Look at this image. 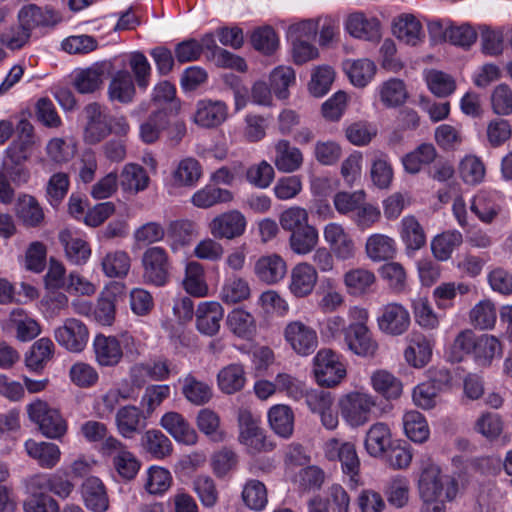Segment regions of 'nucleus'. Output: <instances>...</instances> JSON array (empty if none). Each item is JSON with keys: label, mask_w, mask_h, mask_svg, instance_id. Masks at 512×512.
I'll list each match as a JSON object with an SVG mask.
<instances>
[{"label": "nucleus", "mask_w": 512, "mask_h": 512, "mask_svg": "<svg viewBox=\"0 0 512 512\" xmlns=\"http://www.w3.org/2000/svg\"><path fill=\"white\" fill-rule=\"evenodd\" d=\"M95 360L101 367L118 365L123 356L135 357L141 353L140 342L130 333L113 336L98 334L93 340Z\"/></svg>", "instance_id": "obj_1"}, {"label": "nucleus", "mask_w": 512, "mask_h": 512, "mask_svg": "<svg viewBox=\"0 0 512 512\" xmlns=\"http://www.w3.org/2000/svg\"><path fill=\"white\" fill-rule=\"evenodd\" d=\"M417 487L419 496H443L453 501L458 494L457 480L442 473L441 468L429 457H423L419 463Z\"/></svg>", "instance_id": "obj_2"}, {"label": "nucleus", "mask_w": 512, "mask_h": 512, "mask_svg": "<svg viewBox=\"0 0 512 512\" xmlns=\"http://www.w3.org/2000/svg\"><path fill=\"white\" fill-rule=\"evenodd\" d=\"M375 407V397L364 391H351L343 394L337 402L339 413L350 428H358L367 424L372 418Z\"/></svg>", "instance_id": "obj_3"}, {"label": "nucleus", "mask_w": 512, "mask_h": 512, "mask_svg": "<svg viewBox=\"0 0 512 512\" xmlns=\"http://www.w3.org/2000/svg\"><path fill=\"white\" fill-rule=\"evenodd\" d=\"M312 364L315 381L323 387H335L347 375L343 356L329 348L320 349L313 357Z\"/></svg>", "instance_id": "obj_4"}, {"label": "nucleus", "mask_w": 512, "mask_h": 512, "mask_svg": "<svg viewBox=\"0 0 512 512\" xmlns=\"http://www.w3.org/2000/svg\"><path fill=\"white\" fill-rule=\"evenodd\" d=\"M323 451L329 461L341 463L342 472L348 477L351 488L360 485V459L354 443L333 437L324 443Z\"/></svg>", "instance_id": "obj_5"}, {"label": "nucleus", "mask_w": 512, "mask_h": 512, "mask_svg": "<svg viewBox=\"0 0 512 512\" xmlns=\"http://www.w3.org/2000/svg\"><path fill=\"white\" fill-rule=\"evenodd\" d=\"M29 419L38 425L41 433L50 439H59L67 432V423L60 412L47 402L36 399L27 405Z\"/></svg>", "instance_id": "obj_6"}, {"label": "nucleus", "mask_w": 512, "mask_h": 512, "mask_svg": "<svg viewBox=\"0 0 512 512\" xmlns=\"http://www.w3.org/2000/svg\"><path fill=\"white\" fill-rule=\"evenodd\" d=\"M376 323L382 334L392 337L402 336L410 328V312L401 303L389 302L378 309Z\"/></svg>", "instance_id": "obj_7"}, {"label": "nucleus", "mask_w": 512, "mask_h": 512, "mask_svg": "<svg viewBox=\"0 0 512 512\" xmlns=\"http://www.w3.org/2000/svg\"><path fill=\"white\" fill-rule=\"evenodd\" d=\"M283 338L288 347L301 357L313 354L319 343L317 331L300 320H292L285 325Z\"/></svg>", "instance_id": "obj_8"}, {"label": "nucleus", "mask_w": 512, "mask_h": 512, "mask_svg": "<svg viewBox=\"0 0 512 512\" xmlns=\"http://www.w3.org/2000/svg\"><path fill=\"white\" fill-rule=\"evenodd\" d=\"M142 266L145 283L162 287L169 281L170 261L163 247L147 248L142 255Z\"/></svg>", "instance_id": "obj_9"}, {"label": "nucleus", "mask_w": 512, "mask_h": 512, "mask_svg": "<svg viewBox=\"0 0 512 512\" xmlns=\"http://www.w3.org/2000/svg\"><path fill=\"white\" fill-rule=\"evenodd\" d=\"M239 442L249 453L255 454L271 448L266 441V435L260 426V420L247 409L238 411Z\"/></svg>", "instance_id": "obj_10"}, {"label": "nucleus", "mask_w": 512, "mask_h": 512, "mask_svg": "<svg viewBox=\"0 0 512 512\" xmlns=\"http://www.w3.org/2000/svg\"><path fill=\"white\" fill-rule=\"evenodd\" d=\"M85 124L83 140L87 144H97L111 133L110 115L107 109L98 103H90L83 110Z\"/></svg>", "instance_id": "obj_11"}, {"label": "nucleus", "mask_w": 512, "mask_h": 512, "mask_svg": "<svg viewBox=\"0 0 512 512\" xmlns=\"http://www.w3.org/2000/svg\"><path fill=\"white\" fill-rule=\"evenodd\" d=\"M56 342L71 353L82 352L89 341V329L84 322L76 318H67L54 330Z\"/></svg>", "instance_id": "obj_12"}, {"label": "nucleus", "mask_w": 512, "mask_h": 512, "mask_svg": "<svg viewBox=\"0 0 512 512\" xmlns=\"http://www.w3.org/2000/svg\"><path fill=\"white\" fill-rule=\"evenodd\" d=\"M323 238L338 261H348L356 256L357 248L352 235L340 223L330 222L323 228Z\"/></svg>", "instance_id": "obj_13"}, {"label": "nucleus", "mask_w": 512, "mask_h": 512, "mask_svg": "<svg viewBox=\"0 0 512 512\" xmlns=\"http://www.w3.org/2000/svg\"><path fill=\"white\" fill-rule=\"evenodd\" d=\"M345 31L353 38L378 42L382 37V25L380 20L362 11L349 13L344 20Z\"/></svg>", "instance_id": "obj_14"}, {"label": "nucleus", "mask_w": 512, "mask_h": 512, "mask_svg": "<svg viewBox=\"0 0 512 512\" xmlns=\"http://www.w3.org/2000/svg\"><path fill=\"white\" fill-rule=\"evenodd\" d=\"M247 228L245 215L236 209L215 216L208 224L210 234L215 239L233 240L241 237Z\"/></svg>", "instance_id": "obj_15"}, {"label": "nucleus", "mask_w": 512, "mask_h": 512, "mask_svg": "<svg viewBox=\"0 0 512 512\" xmlns=\"http://www.w3.org/2000/svg\"><path fill=\"white\" fill-rule=\"evenodd\" d=\"M319 275L316 268L309 262L295 264L289 273L287 289L296 299H304L312 295L318 283Z\"/></svg>", "instance_id": "obj_16"}, {"label": "nucleus", "mask_w": 512, "mask_h": 512, "mask_svg": "<svg viewBox=\"0 0 512 512\" xmlns=\"http://www.w3.org/2000/svg\"><path fill=\"white\" fill-rule=\"evenodd\" d=\"M228 105L221 100L202 99L195 105L193 122L206 129L217 128L228 118Z\"/></svg>", "instance_id": "obj_17"}, {"label": "nucleus", "mask_w": 512, "mask_h": 512, "mask_svg": "<svg viewBox=\"0 0 512 512\" xmlns=\"http://www.w3.org/2000/svg\"><path fill=\"white\" fill-rule=\"evenodd\" d=\"M503 194L496 190L481 189L471 199L470 210L483 223H491L501 212Z\"/></svg>", "instance_id": "obj_18"}, {"label": "nucleus", "mask_w": 512, "mask_h": 512, "mask_svg": "<svg viewBox=\"0 0 512 512\" xmlns=\"http://www.w3.org/2000/svg\"><path fill=\"white\" fill-rule=\"evenodd\" d=\"M404 350L405 361L414 368H423L432 357L434 340L420 331H412Z\"/></svg>", "instance_id": "obj_19"}, {"label": "nucleus", "mask_w": 512, "mask_h": 512, "mask_svg": "<svg viewBox=\"0 0 512 512\" xmlns=\"http://www.w3.org/2000/svg\"><path fill=\"white\" fill-rule=\"evenodd\" d=\"M145 412L135 405H124L115 413V426L119 435L132 439L147 426Z\"/></svg>", "instance_id": "obj_20"}, {"label": "nucleus", "mask_w": 512, "mask_h": 512, "mask_svg": "<svg viewBox=\"0 0 512 512\" xmlns=\"http://www.w3.org/2000/svg\"><path fill=\"white\" fill-rule=\"evenodd\" d=\"M344 342L348 350L365 358H373L379 348L368 326H348L344 333Z\"/></svg>", "instance_id": "obj_21"}, {"label": "nucleus", "mask_w": 512, "mask_h": 512, "mask_svg": "<svg viewBox=\"0 0 512 512\" xmlns=\"http://www.w3.org/2000/svg\"><path fill=\"white\" fill-rule=\"evenodd\" d=\"M159 424L178 443L194 445L198 441L196 430L179 412H166L161 417Z\"/></svg>", "instance_id": "obj_22"}, {"label": "nucleus", "mask_w": 512, "mask_h": 512, "mask_svg": "<svg viewBox=\"0 0 512 512\" xmlns=\"http://www.w3.org/2000/svg\"><path fill=\"white\" fill-rule=\"evenodd\" d=\"M392 32L399 41L409 46H417L425 38L420 20L411 13L396 16L392 22Z\"/></svg>", "instance_id": "obj_23"}, {"label": "nucleus", "mask_w": 512, "mask_h": 512, "mask_svg": "<svg viewBox=\"0 0 512 512\" xmlns=\"http://www.w3.org/2000/svg\"><path fill=\"white\" fill-rule=\"evenodd\" d=\"M256 277L267 285H274L284 279L287 273V263L276 253L261 256L255 263Z\"/></svg>", "instance_id": "obj_24"}, {"label": "nucleus", "mask_w": 512, "mask_h": 512, "mask_svg": "<svg viewBox=\"0 0 512 512\" xmlns=\"http://www.w3.org/2000/svg\"><path fill=\"white\" fill-rule=\"evenodd\" d=\"M304 162L302 151L286 139H280L274 144L273 163L282 173L298 171Z\"/></svg>", "instance_id": "obj_25"}, {"label": "nucleus", "mask_w": 512, "mask_h": 512, "mask_svg": "<svg viewBox=\"0 0 512 512\" xmlns=\"http://www.w3.org/2000/svg\"><path fill=\"white\" fill-rule=\"evenodd\" d=\"M224 309L217 301L201 302L196 310L197 329L205 335L213 336L220 330Z\"/></svg>", "instance_id": "obj_26"}, {"label": "nucleus", "mask_w": 512, "mask_h": 512, "mask_svg": "<svg viewBox=\"0 0 512 512\" xmlns=\"http://www.w3.org/2000/svg\"><path fill=\"white\" fill-rule=\"evenodd\" d=\"M99 265L108 278H125L131 268L129 253L121 249H111L100 253Z\"/></svg>", "instance_id": "obj_27"}, {"label": "nucleus", "mask_w": 512, "mask_h": 512, "mask_svg": "<svg viewBox=\"0 0 512 512\" xmlns=\"http://www.w3.org/2000/svg\"><path fill=\"white\" fill-rule=\"evenodd\" d=\"M132 396L133 388L127 383L118 384L108 389L95 401L94 409L97 416L102 419L110 417L122 401L129 400Z\"/></svg>", "instance_id": "obj_28"}, {"label": "nucleus", "mask_w": 512, "mask_h": 512, "mask_svg": "<svg viewBox=\"0 0 512 512\" xmlns=\"http://www.w3.org/2000/svg\"><path fill=\"white\" fill-rule=\"evenodd\" d=\"M28 456L45 469L54 468L61 459V450L55 443L28 439L24 443Z\"/></svg>", "instance_id": "obj_29"}, {"label": "nucleus", "mask_w": 512, "mask_h": 512, "mask_svg": "<svg viewBox=\"0 0 512 512\" xmlns=\"http://www.w3.org/2000/svg\"><path fill=\"white\" fill-rule=\"evenodd\" d=\"M216 380L222 393L232 395L240 392L247 382L244 366L240 363L228 364L219 370Z\"/></svg>", "instance_id": "obj_30"}, {"label": "nucleus", "mask_w": 512, "mask_h": 512, "mask_svg": "<svg viewBox=\"0 0 512 512\" xmlns=\"http://www.w3.org/2000/svg\"><path fill=\"white\" fill-rule=\"evenodd\" d=\"M199 235L197 224L189 219L175 220L169 223L167 229L168 244L173 252L189 245L194 237Z\"/></svg>", "instance_id": "obj_31"}, {"label": "nucleus", "mask_w": 512, "mask_h": 512, "mask_svg": "<svg viewBox=\"0 0 512 512\" xmlns=\"http://www.w3.org/2000/svg\"><path fill=\"white\" fill-rule=\"evenodd\" d=\"M85 506L93 512H106L109 499L103 482L97 477H88L82 484Z\"/></svg>", "instance_id": "obj_32"}, {"label": "nucleus", "mask_w": 512, "mask_h": 512, "mask_svg": "<svg viewBox=\"0 0 512 512\" xmlns=\"http://www.w3.org/2000/svg\"><path fill=\"white\" fill-rule=\"evenodd\" d=\"M365 252L372 262L393 259L397 253L396 241L386 234H371L366 239Z\"/></svg>", "instance_id": "obj_33"}, {"label": "nucleus", "mask_w": 512, "mask_h": 512, "mask_svg": "<svg viewBox=\"0 0 512 512\" xmlns=\"http://www.w3.org/2000/svg\"><path fill=\"white\" fill-rule=\"evenodd\" d=\"M59 240L64 246L67 258L74 264H84L91 256L87 241L77 232L65 229L60 232Z\"/></svg>", "instance_id": "obj_34"}, {"label": "nucleus", "mask_w": 512, "mask_h": 512, "mask_svg": "<svg viewBox=\"0 0 512 512\" xmlns=\"http://www.w3.org/2000/svg\"><path fill=\"white\" fill-rule=\"evenodd\" d=\"M370 385L377 394L387 400L398 399L403 392L401 380L385 369H378L371 373Z\"/></svg>", "instance_id": "obj_35"}, {"label": "nucleus", "mask_w": 512, "mask_h": 512, "mask_svg": "<svg viewBox=\"0 0 512 512\" xmlns=\"http://www.w3.org/2000/svg\"><path fill=\"white\" fill-rule=\"evenodd\" d=\"M343 283L349 295L363 296L372 290L376 275L366 268H353L344 273Z\"/></svg>", "instance_id": "obj_36"}, {"label": "nucleus", "mask_w": 512, "mask_h": 512, "mask_svg": "<svg viewBox=\"0 0 512 512\" xmlns=\"http://www.w3.org/2000/svg\"><path fill=\"white\" fill-rule=\"evenodd\" d=\"M202 166L194 157L181 159L171 173V179L176 187H194L202 177Z\"/></svg>", "instance_id": "obj_37"}, {"label": "nucleus", "mask_w": 512, "mask_h": 512, "mask_svg": "<svg viewBox=\"0 0 512 512\" xmlns=\"http://www.w3.org/2000/svg\"><path fill=\"white\" fill-rule=\"evenodd\" d=\"M392 434L389 426L383 422H377L370 426L366 433L364 445L369 455L382 456L391 447Z\"/></svg>", "instance_id": "obj_38"}, {"label": "nucleus", "mask_w": 512, "mask_h": 512, "mask_svg": "<svg viewBox=\"0 0 512 512\" xmlns=\"http://www.w3.org/2000/svg\"><path fill=\"white\" fill-rule=\"evenodd\" d=\"M343 70L353 86L363 88L373 80L376 65L367 58L348 59L343 62Z\"/></svg>", "instance_id": "obj_39"}, {"label": "nucleus", "mask_w": 512, "mask_h": 512, "mask_svg": "<svg viewBox=\"0 0 512 512\" xmlns=\"http://www.w3.org/2000/svg\"><path fill=\"white\" fill-rule=\"evenodd\" d=\"M226 324L231 333L245 340H250L257 331L255 317L243 308H235L230 311L226 318Z\"/></svg>", "instance_id": "obj_40"}, {"label": "nucleus", "mask_w": 512, "mask_h": 512, "mask_svg": "<svg viewBox=\"0 0 512 512\" xmlns=\"http://www.w3.org/2000/svg\"><path fill=\"white\" fill-rule=\"evenodd\" d=\"M241 500L246 508L252 511H263L268 504L266 485L254 478L247 479L241 490Z\"/></svg>", "instance_id": "obj_41"}, {"label": "nucleus", "mask_w": 512, "mask_h": 512, "mask_svg": "<svg viewBox=\"0 0 512 512\" xmlns=\"http://www.w3.org/2000/svg\"><path fill=\"white\" fill-rule=\"evenodd\" d=\"M54 353L55 345L53 341L48 337H42L30 347L25 357V364L29 370L40 372L53 358Z\"/></svg>", "instance_id": "obj_42"}, {"label": "nucleus", "mask_w": 512, "mask_h": 512, "mask_svg": "<svg viewBox=\"0 0 512 512\" xmlns=\"http://www.w3.org/2000/svg\"><path fill=\"white\" fill-rule=\"evenodd\" d=\"M376 95L383 106L394 108L404 104L408 97L405 83L398 78H390L376 88Z\"/></svg>", "instance_id": "obj_43"}, {"label": "nucleus", "mask_w": 512, "mask_h": 512, "mask_svg": "<svg viewBox=\"0 0 512 512\" xmlns=\"http://www.w3.org/2000/svg\"><path fill=\"white\" fill-rule=\"evenodd\" d=\"M463 243V235L458 230L444 231L431 240V251L438 261H447Z\"/></svg>", "instance_id": "obj_44"}, {"label": "nucleus", "mask_w": 512, "mask_h": 512, "mask_svg": "<svg viewBox=\"0 0 512 512\" xmlns=\"http://www.w3.org/2000/svg\"><path fill=\"white\" fill-rule=\"evenodd\" d=\"M119 183L124 191L137 194L148 188L150 178L141 165L127 163L121 170Z\"/></svg>", "instance_id": "obj_45"}, {"label": "nucleus", "mask_w": 512, "mask_h": 512, "mask_svg": "<svg viewBox=\"0 0 512 512\" xmlns=\"http://www.w3.org/2000/svg\"><path fill=\"white\" fill-rule=\"evenodd\" d=\"M250 296V284L245 278L235 274L225 277L220 291L224 303L237 304L248 300Z\"/></svg>", "instance_id": "obj_46"}, {"label": "nucleus", "mask_w": 512, "mask_h": 512, "mask_svg": "<svg viewBox=\"0 0 512 512\" xmlns=\"http://www.w3.org/2000/svg\"><path fill=\"white\" fill-rule=\"evenodd\" d=\"M399 234L407 250L417 251L426 244V234L419 221L407 215L400 222Z\"/></svg>", "instance_id": "obj_47"}, {"label": "nucleus", "mask_w": 512, "mask_h": 512, "mask_svg": "<svg viewBox=\"0 0 512 512\" xmlns=\"http://www.w3.org/2000/svg\"><path fill=\"white\" fill-rule=\"evenodd\" d=\"M268 422L278 436L289 438L294 430V413L288 405H274L268 411Z\"/></svg>", "instance_id": "obj_48"}, {"label": "nucleus", "mask_w": 512, "mask_h": 512, "mask_svg": "<svg viewBox=\"0 0 512 512\" xmlns=\"http://www.w3.org/2000/svg\"><path fill=\"white\" fill-rule=\"evenodd\" d=\"M458 173L466 185L476 186L485 179L486 165L481 157L467 154L459 162Z\"/></svg>", "instance_id": "obj_49"}, {"label": "nucleus", "mask_w": 512, "mask_h": 512, "mask_svg": "<svg viewBox=\"0 0 512 512\" xmlns=\"http://www.w3.org/2000/svg\"><path fill=\"white\" fill-rule=\"evenodd\" d=\"M109 98L120 103H130L135 95L132 75L126 70L117 71L108 87Z\"/></svg>", "instance_id": "obj_50"}, {"label": "nucleus", "mask_w": 512, "mask_h": 512, "mask_svg": "<svg viewBox=\"0 0 512 512\" xmlns=\"http://www.w3.org/2000/svg\"><path fill=\"white\" fill-rule=\"evenodd\" d=\"M183 287L189 295L194 297H206L208 295L209 288L202 264L196 261L187 263Z\"/></svg>", "instance_id": "obj_51"}, {"label": "nucleus", "mask_w": 512, "mask_h": 512, "mask_svg": "<svg viewBox=\"0 0 512 512\" xmlns=\"http://www.w3.org/2000/svg\"><path fill=\"white\" fill-rule=\"evenodd\" d=\"M10 323L16 331L17 339L22 342L32 340L41 332L39 323L21 308L11 311Z\"/></svg>", "instance_id": "obj_52"}, {"label": "nucleus", "mask_w": 512, "mask_h": 512, "mask_svg": "<svg viewBox=\"0 0 512 512\" xmlns=\"http://www.w3.org/2000/svg\"><path fill=\"white\" fill-rule=\"evenodd\" d=\"M142 445L144 450L157 460L165 459L173 452L170 439L157 429H150L145 432L142 437Z\"/></svg>", "instance_id": "obj_53"}, {"label": "nucleus", "mask_w": 512, "mask_h": 512, "mask_svg": "<svg viewBox=\"0 0 512 512\" xmlns=\"http://www.w3.org/2000/svg\"><path fill=\"white\" fill-rule=\"evenodd\" d=\"M233 200V194L227 189L214 185H206L197 190L191 197V203L201 209H208L217 204L229 203Z\"/></svg>", "instance_id": "obj_54"}, {"label": "nucleus", "mask_w": 512, "mask_h": 512, "mask_svg": "<svg viewBox=\"0 0 512 512\" xmlns=\"http://www.w3.org/2000/svg\"><path fill=\"white\" fill-rule=\"evenodd\" d=\"M16 213L19 219L29 227H37L44 220V211L34 196L22 194L18 197Z\"/></svg>", "instance_id": "obj_55"}, {"label": "nucleus", "mask_w": 512, "mask_h": 512, "mask_svg": "<svg viewBox=\"0 0 512 512\" xmlns=\"http://www.w3.org/2000/svg\"><path fill=\"white\" fill-rule=\"evenodd\" d=\"M403 428L406 436L415 443H424L430 436V429L425 416L416 410L403 415Z\"/></svg>", "instance_id": "obj_56"}, {"label": "nucleus", "mask_w": 512, "mask_h": 512, "mask_svg": "<svg viewBox=\"0 0 512 512\" xmlns=\"http://www.w3.org/2000/svg\"><path fill=\"white\" fill-rule=\"evenodd\" d=\"M502 353V342L496 336L484 334L477 338L474 358L480 365L490 366L493 359L500 357Z\"/></svg>", "instance_id": "obj_57"}, {"label": "nucleus", "mask_w": 512, "mask_h": 512, "mask_svg": "<svg viewBox=\"0 0 512 512\" xmlns=\"http://www.w3.org/2000/svg\"><path fill=\"white\" fill-rule=\"evenodd\" d=\"M470 323L479 330H491L497 321L494 302L484 299L476 303L469 312Z\"/></svg>", "instance_id": "obj_58"}, {"label": "nucleus", "mask_w": 512, "mask_h": 512, "mask_svg": "<svg viewBox=\"0 0 512 512\" xmlns=\"http://www.w3.org/2000/svg\"><path fill=\"white\" fill-rule=\"evenodd\" d=\"M166 127H168V114L165 110L158 109L141 123L139 137L146 144L155 143Z\"/></svg>", "instance_id": "obj_59"}, {"label": "nucleus", "mask_w": 512, "mask_h": 512, "mask_svg": "<svg viewBox=\"0 0 512 512\" xmlns=\"http://www.w3.org/2000/svg\"><path fill=\"white\" fill-rule=\"evenodd\" d=\"M182 393L190 403L204 405L212 398L213 390L209 384L189 374L182 380Z\"/></svg>", "instance_id": "obj_60"}, {"label": "nucleus", "mask_w": 512, "mask_h": 512, "mask_svg": "<svg viewBox=\"0 0 512 512\" xmlns=\"http://www.w3.org/2000/svg\"><path fill=\"white\" fill-rule=\"evenodd\" d=\"M319 233L313 225L290 234L289 246L293 253L305 256L311 253L318 245Z\"/></svg>", "instance_id": "obj_61"}, {"label": "nucleus", "mask_w": 512, "mask_h": 512, "mask_svg": "<svg viewBox=\"0 0 512 512\" xmlns=\"http://www.w3.org/2000/svg\"><path fill=\"white\" fill-rule=\"evenodd\" d=\"M196 425L213 442L219 443L226 438V433L220 427L219 415L209 408H203L197 413Z\"/></svg>", "instance_id": "obj_62"}, {"label": "nucleus", "mask_w": 512, "mask_h": 512, "mask_svg": "<svg viewBox=\"0 0 512 512\" xmlns=\"http://www.w3.org/2000/svg\"><path fill=\"white\" fill-rule=\"evenodd\" d=\"M437 152L432 144H421L412 152L402 158V164L406 172L418 173L422 166L428 165L436 158Z\"/></svg>", "instance_id": "obj_63"}, {"label": "nucleus", "mask_w": 512, "mask_h": 512, "mask_svg": "<svg viewBox=\"0 0 512 512\" xmlns=\"http://www.w3.org/2000/svg\"><path fill=\"white\" fill-rule=\"evenodd\" d=\"M192 488L204 508L212 509L219 502V491L215 481L208 475H198Z\"/></svg>", "instance_id": "obj_64"}]
</instances>
